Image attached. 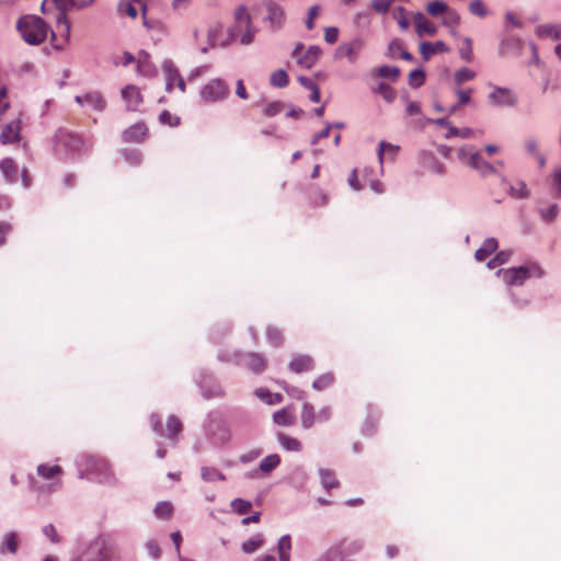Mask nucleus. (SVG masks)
<instances>
[{
  "mask_svg": "<svg viewBox=\"0 0 561 561\" xmlns=\"http://www.w3.org/2000/svg\"><path fill=\"white\" fill-rule=\"evenodd\" d=\"M148 134V128L144 123H136L129 128L125 129L122 138L125 142H142Z\"/></svg>",
  "mask_w": 561,
  "mask_h": 561,
  "instance_id": "obj_15",
  "label": "nucleus"
},
{
  "mask_svg": "<svg viewBox=\"0 0 561 561\" xmlns=\"http://www.w3.org/2000/svg\"><path fill=\"white\" fill-rule=\"evenodd\" d=\"M376 73L380 78L390 79L391 81H397L400 75V70L397 67L391 66H381L376 70Z\"/></svg>",
  "mask_w": 561,
  "mask_h": 561,
  "instance_id": "obj_44",
  "label": "nucleus"
},
{
  "mask_svg": "<svg viewBox=\"0 0 561 561\" xmlns=\"http://www.w3.org/2000/svg\"><path fill=\"white\" fill-rule=\"evenodd\" d=\"M288 367L295 374L307 373L313 369L314 360L310 355L298 354L293 356Z\"/></svg>",
  "mask_w": 561,
  "mask_h": 561,
  "instance_id": "obj_14",
  "label": "nucleus"
},
{
  "mask_svg": "<svg viewBox=\"0 0 561 561\" xmlns=\"http://www.w3.org/2000/svg\"><path fill=\"white\" fill-rule=\"evenodd\" d=\"M420 162L422 167L433 173L443 175L446 173V167L439 162L435 156L430 151H423L420 154Z\"/></svg>",
  "mask_w": 561,
  "mask_h": 561,
  "instance_id": "obj_17",
  "label": "nucleus"
},
{
  "mask_svg": "<svg viewBox=\"0 0 561 561\" xmlns=\"http://www.w3.org/2000/svg\"><path fill=\"white\" fill-rule=\"evenodd\" d=\"M473 136V130L470 129V128H457V127H454V126H449L448 127V130L445 135V137L448 139V138H451V137H461V138H470Z\"/></svg>",
  "mask_w": 561,
  "mask_h": 561,
  "instance_id": "obj_51",
  "label": "nucleus"
},
{
  "mask_svg": "<svg viewBox=\"0 0 561 561\" xmlns=\"http://www.w3.org/2000/svg\"><path fill=\"white\" fill-rule=\"evenodd\" d=\"M291 541L289 536H283L278 540L277 550L279 554V561H289L290 559Z\"/></svg>",
  "mask_w": 561,
  "mask_h": 561,
  "instance_id": "obj_33",
  "label": "nucleus"
},
{
  "mask_svg": "<svg viewBox=\"0 0 561 561\" xmlns=\"http://www.w3.org/2000/svg\"><path fill=\"white\" fill-rule=\"evenodd\" d=\"M403 43L400 39H393L388 46V54L390 57L401 55Z\"/></svg>",
  "mask_w": 561,
  "mask_h": 561,
  "instance_id": "obj_62",
  "label": "nucleus"
},
{
  "mask_svg": "<svg viewBox=\"0 0 561 561\" xmlns=\"http://www.w3.org/2000/svg\"><path fill=\"white\" fill-rule=\"evenodd\" d=\"M302 48V45H297L294 50V56L297 58L298 65H300L305 69H310L318 61L321 49L318 46H310L304 55H299V50Z\"/></svg>",
  "mask_w": 561,
  "mask_h": 561,
  "instance_id": "obj_9",
  "label": "nucleus"
},
{
  "mask_svg": "<svg viewBox=\"0 0 561 561\" xmlns=\"http://www.w3.org/2000/svg\"><path fill=\"white\" fill-rule=\"evenodd\" d=\"M400 147L397 145H392L390 142L380 141L378 158L380 163H382L385 157H389V159L393 160L399 151Z\"/></svg>",
  "mask_w": 561,
  "mask_h": 561,
  "instance_id": "obj_28",
  "label": "nucleus"
},
{
  "mask_svg": "<svg viewBox=\"0 0 561 561\" xmlns=\"http://www.w3.org/2000/svg\"><path fill=\"white\" fill-rule=\"evenodd\" d=\"M231 507L238 514H245L250 511V508L252 507V504H251V502L245 501L243 499H234L231 502Z\"/></svg>",
  "mask_w": 561,
  "mask_h": 561,
  "instance_id": "obj_55",
  "label": "nucleus"
},
{
  "mask_svg": "<svg viewBox=\"0 0 561 561\" xmlns=\"http://www.w3.org/2000/svg\"><path fill=\"white\" fill-rule=\"evenodd\" d=\"M363 47L364 42L360 38H355L351 43L340 45L336 49V57L347 58L350 62H355Z\"/></svg>",
  "mask_w": 561,
  "mask_h": 561,
  "instance_id": "obj_10",
  "label": "nucleus"
},
{
  "mask_svg": "<svg viewBox=\"0 0 561 561\" xmlns=\"http://www.w3.org/2000/svg\"><path fill=\"white\" fill-rule=\"evenodd\" d=\"M499 274H502L503 280L510 286H520L531 275L530 270L526 266L500 270Z\"/></svg>",
  "mask_w": 561,
  "mask_h": 561,
  "instance_id": "obj_7",
  "label": "nucleus"
},
{
  "mask_svg": "<svg viewBox=\"0 0 561 561\" xmlns=\"http://www.w3.org/2000/svg\"><path fill=\"white\" fill-rule=\"evenodd\" d=\"M176 85L181 92L185 91V81L178 71H170L168 75L167 90L171 91Z\"/></svg>",
  "mask_w": 561,
  "mask_h": 561,
  "instance_id": "obj_40",
  "label": "nucleus"
},
{
  "mask_svg": "<svg viewBox=\"0 0 561 561\" xmlns=\"http://www.w3.org/2000/svg\"><path fill=\"white\" fill-rule=\"evenodd\" d=\"M536 33L539 36H550L554 39H561V25H540Z\"/></svg>",
  "mask_w": 561,
  "mask_h": 561,
  "instance_id": "obj_39",
  "label": "nucleus"
},
{
  "mask_svg": "<svg viewBox=\"0 0 561 561\" xmlns=\"http://www.w3.org/2000/svg\"><path fill=\"white\" fill-rule=\"evenodd\" d=\"M339 38V28L337 27H327L324 30V39L329 44H335Z\"/></svg>",
  "mask_w": 561,
  "mask_h": 561,
  "instance_id": "obj_64",
  "label": "nucleus"
},
{
  "mask_svg": "<svg viewBox=\"0 0 561 561\" xmlns=\"http://www.w3.org/2000/svg\"><path fill=\"white\" fill-rule=\"evenodd\" d=\"M283 105L279 102H272L264 107V114L267 117L275 116L282 112Z\"/></svg>",
  "mask_w": 561,
  "mask_h": 561,
  "instance_id": "obj_61",
  "label": "nucleus"
},
{
  "mask_svg": "<svg viewBox=\"0 0 561 561\" xmlns=\"http://www.w3.org/2000/svg\"><path fill=\"white\" fill-rule=\"evenodd\" d=\"M136 62H137V72L140 76H144L147 78H151V77L156 76V73H157L156 67L150 61V56L147 51H145V50L139 51L137 55Z\"/></svg>",
  "mask_w": 561,
  "mask_h": 561,
  "instance_id": "obj_18",
  "label": "nucleus"
},
{
  "mask_svg": "<svg viewBox=\"0 0 561 561\" xmlns=\"http://www.w3.org/2000/svg\"><path fill=\"white\" fill-rule=\"evenodd\" d=\"M202 478L205 480V481H214V480H224V476L216 469L214 468H202Z\"/></svg>",
  "mask_w": 561,
  "mask_h": 561,
  "instance_id": "obj_58",
  "label": "nucleus"
},
{
  "mask_svg": "<svg viewBox=\"0 0 561 561\" xmlns=\"http://www.w3.org/2000/svg\"><path fill=\"white\" fill-rule=\"evenodd\" d=\"M95 466L102 473V478L98 480L100 483H111L114 480L111 468L105 460H98Z\"/></svg>",
  "mask_w": 561,
  "mask_h": 561,
  "instance_id": "obj_42",
  "label": "nucleus"
},
{
  "mask_svg": "<svg viewBox=\"0 0 561 561\" xmlns=\"http://www.w3.org/2000/svg\"><path fill=\"white\" fill-rule=\"evenodd\" d=\"M245 365L254 373H261L265 368L266 363L262 356L250 354L245 358Z\"/></svg>",
  "mask_w": 561,
  "mask_h": 561,
  "instance_id": "obj_37",
  "label": "nucleus"
},
{
  "mask_svg": "<svg viewBox=\"0 0 561 561\" xmlns=\"http://www.w3.org/2000/svg\"><path fill=\"white\" fill-rule=\"evenodd\" d=\"M59 10L57 16V30L66 39L69 37L70 23L67 18V11L72 8H82L91 4L94 0H53Z\"/></svg>",
  "mask_w": 561,
  "mask_h": 561,
  "instance_id": "obj_4",
  "label": "nucleus"
},
{
  "mask_svg": "<svg viewBox=\"0 0 561 561\" xmlns=\"http://www.w3.org/2000/svg\"><path fill=\"white\" fill-rule=\"evenodd\" d=\"M20 131H21V121L14 119L8 123L1 134L0 141L2 145L13 144L20 140Z\"/></svg>",
  "mask_w": 561,
  "mask_h": 561,
  "instance_id": "obj_16",
  "label": "nucleus"
},
{
  "mask_svg": "<svg viewBox=\"0 0 561 561\" xmlns=\"http://www.w3.org/2000/svg\"><path fill=\"white\" fill-rule=\"evenodd\" d=\"M278 443L280 446L287 450V451H300L302 448V445L299 439L295 437H290L284 433H279L277 435Z\"/></svg>",
  "mask_w": 561,
  "mask_h": 561,
  "instance_id": "obj_27",
  "label": "nucleus"
},
{
  "mask_svg": "<svg viewBox=\"0 0 561 561\" xmlns=\"http://www.w3.org/2000/svg\"><path fill=\"white\" fill-rule=\"evenodd\" d=\"M273 421L279 426H291L296 422V413L293 405L276 411L273 414Z\"/></svg>",
  "mask_w": 561,
  "mask_h": 561,
  "instance_id": "obj_20",
  "label": "nucleus"
},
{
  "mask_svg": "<svg viewBox=\"0 0 561 561\" xmlns=\"http://www.w3.org/2000/svg\"><path fill=\"white\" fill-rule=\"evenodd\" d=\"M559 208L557 204L549 206L547 209H541V216L546 221H552L558 215Z\"/></svg>",
  "mask_w": 561,
  "mask_h": 561,
  "instance_id": "obj_63",
  "label": "nucleus"
},
{
  "mask_svg": "<svg viewBox=\"0 0 561 561\" xmlns=\"http://www.w3.org/2000/svg\"><path fill=\"white\" fill-rule=\"evenodd\" d=\"M525 147L526 150L537 159L539 167L542 168L546 164V159L539 153L537 141L535 139H529L526 141Z\"/></svg>",
  "mask_w": 561,
  "mask_h": 561,
  "instance_id": "obj_46",
  "label": "nucleus"
},
{
  "mask_svg": "<svg viewBox=\"0 0 561 561\" xmlns=\"http://www.w3.org/2000/svg\"><path fill=\"white\" fill-rule=\"evenodd\" d=\"M55 147L57 151L77 152L83 147V140L79 135L60 128L55 135Z\"/></svg>",
  "mask_w": 561,
  "mask_h": 561,
  "instance_id": "obj_5",
  "label": "nucleus"
},
{
  "mask_svg": "<svg viewBox=\"0 0 561 561\" xmlns=\"http://www.w3.org/2000/svg\"><path fill=\"white\" fill-rule=\"evenodd\" d=\"M460 23V15L454 9H447L444 13L443 24L450 27H456Z\"/></svg>",
  "mask_w": 561,
  "mask_h": 561,
  "instance_id": "obj_48",
  "label": "nucleus"
},
{
  "mask_svg": "<svg viewBox=\"0 0 561 561\" xmlns=\"http://www.w3.org/2000/svg\"><path fill=\"white\" fill-rule=\"evenodd\" d=\"M447 9V4L439 0L432 1L426 7L428 14H431L432 16H438L440 14H444Z\"/></svg>",
  "mask_w": 561,
  "mask_h": 561,
  "instance_id": "obj_52",
  "label": "nucleus"
},
{
  "mask_svg": "<svg viewBox=\"0 0 561 561\" xmlns=\"http://www.w3.org/2000/svg\"><path fill=\"white\" fill-rule=\"evenodd\" d=\"M448 51L449 47L442 41L436 43L424 42L420 45V53L425 60H428L434 54Z\"/></svg>",
  "mask_w": 561,
  "mask_h": 561,
  "instance_id": "obj_21",
  "label": "nucleus"
},
{
  "mask_svg": "<svg viewBox=\"0 0 561 561\" xmlns=\"http://www.w3.org/2000/svg\"><path fill=\"white\" fill-rule=\"evenodd\" d=\"M280 463V457L277 454L268 455L260 462V470L270 473Z\"/></svg>",
  "mask_w": 561,
  "mask_h": 561,
  "instance_id": "obj_34",
  "label": "nucleus"
},
{
  "mask_svg": "<svg viewBox=\"0 0 561 561\" xmlns=\"http://www.w3.org/2000/svg\"><path fill=\"white\" fill-rule=\"evenodd\" d=\"M468 165L481 176H489L496 173L495 167L485 161L479 152L470 154Z\"/></svg>",
  "mask_w": 561,
  "mask_h": 561,
  "instance_id": "obj_13",
  "label": "nucleus"
},
{
  "mask_svg": "<svg viewBox=\"0 0 561 561\" xmlns=\"http://www.w3.org/2000/svg\"><path fill=\"white\" fill-rule=\"evenodd\" d=\"M75 561H115L112 547L102 538L92 541Z\"/></svg>",
  "mask_w": 561,
  "mask_h": 561,
  "instance_id": "obj_3",
  "label": "nucleus"
},
{
  "mask_svg": "<svg viewBox=\"0 0 561 561\" xmlns=\"http://www.w3.org/2000/svg\"><path fill=\"white\" fill-rule=\"evenodd\" d=\"M301 424L305 428H310L314 424L316 413L312 404L306 402L301 409Z\"/></svg>",
  "mask_w": 561,
  "mask_h": 561,
  "instance_id": "obj_30",
  "label": "nucleus"
},
{
  "mask_svg": "<svg viewBox=\"0 0 561 561\" xmlns=\"http://www.w3.org/2000/svg\"><path fill=\"white\" fill-rule=\"evenodd\" d=\"M270 83L273 87L285 88L289 83L288 76L285 70L278 69L270 77Z\"/></svg>",
  "mask_w": 561,
  "mask_h": 561,
  "instance_id": "obj_41",
  "label": "nucleus"
},
{
  "mask_svg": "<svg viewBox=\"0 0 561 561\" xmlns=\"http://www.w3.org/2000/svg\"><path fill=\"white\" fill-rule=\"evenodd\" d=\"M334 382V376L331 374V373H327V374H323L321 376H319L313 382H312V387L316 389V390H324L329 387H331Z\"/></svg>",
  "mask_w": 561,
  "mask_h": 561,
  "instance_id": "obj_43",
  "label": "nucleus"
},
{
  "mask_svg": "<svg viewBox=\"0 0 561 561\" xmlns=\"http://www.w3.org/2000/svg\"><path fill=\"white\" fill-rule=\"evenodd\" d=\"M415 30L420 37L423 35L434 36L437 32L436 26L424 18L422 13H417L414 18Z\"/></svg>",
  "mask_w": 561,
  "mask_h": 561,
  "instance_id": "obj_22",
  "label": "nucleus"
},
{
  "mask_svg": "<svg viewBox=\"0 0 561 561\" xmlns=\"http://www.w3.org/2000/svg\"><path fill=\"white\" fill-rule=\"evenodd\" d=\"M256 28L245 5H239L233 12V24L228 30L227 41L221 45H230L239 39L242 45H250L255 36Z\"/></svg>",
  "mask_w": 561,
  "mask_h": 561,
  "instance_id": "obj_1",
  "label": "nucleus"
},
{
  "mask_svg": "<svg viewBox=\"0 0 561 561\" xmlns=\"http://www.w3.org/2000/svg\"><path fill=\"white\" fill-rule=\"evenodd\" d=\"M76 102L81 106H87L93 111H103L105 101L99 92H89L83 95H77Z\"/></svg>",
  "mask_w": 561,
  "mask_h": 561,
  "instance_id": "obj_11",
  "label": "nucleus"
},
{
  "mask_svg": "<svg viewBox=\"0 0 561 561\" xmlns=\"http://www.w3.org/2000/svg\"><path fill=\"white\" fill-rule=\"evenodd\" d=\"M469 11L471 14L484 18L488 13L483 2L481 0H472L469 4Z\"/></svg>",
  "mask_w": 561,
  "mask_h": 561,
  "instance_id": "obj_56",
  "label": "nucleus"
},
{
  "mask_svg": "<svg viewBox=\"0 0 561 561\" xmlns=\"http://www.w3.org/2000/svg\"><path fill=\"white\" fill-rule=\"evenodd\" d=\"M267 10V21L271 23V26L273 28H279L285 22V12L283 8L275 3V2H268L266 4Z\"/></svg>",
  "mask_w": 561,
  "mask_h": 561,
  "instance_id": "obj_19",
  "label": "nucleus"
},
{
  "mask_svg": "<svg viewBox=\"0 0 561 561\" xmlns=\"http://www.w3.org/2000/svg\"><path fill=\"white\" fill-rule=\"evenodd\" d=\"M182 431V423L175 416H170L167 421V428L164 431V436L174 439Z\"/></svg>",
  "mask_w": 561,
  "mask_h": 561,
  "instance_id": "obj_31",
  "label": "nucleus"
},
{
  "mask_svg": "<svg viewBox=\"0 0 561 561\" xmlns=\"http://www.w3.org/2000/svg\"><path fill=\"white\" fill-rule=\"evenodd\" d=\"M266 335L270 343L274 346H279L283 343V334L282 331L275 327H268L266 330Z\"/></svg>",
  "mask_w": 561,
  "mask_h": 561,
  "instance_id": "obj_53",
  "label": "nucleus"
},
{
  "mask_svg": "<svg viewBox=\"0 0 561 561\" xmlns=\"http://www.w3.org/2000/svg\"><path fill=\"white\" fill-rule=\"evenodd\" d=\"M394 0H371V8L377 13H386Z\"/></svg>",
  "mask_w": 561,
  "mask_h": 561,
  "instance_id": "obj_59",
  "label": "nucleus"
},
{
  "mask_svg": "<svg viewBox=\"0 0 561 561\" xmlns=\"http://www.w3.org/2000/svg\"><path fill=\"white\" fill-rule=\"evenodd\" d=\"M229 94V87L220 79H213L206 83L201 95L206 102H217L224 100Z\"/></svg>",
  "mask_w": 561,
  "mask_h": 561,
  "instance_id": "obj_6",
  "label": "nucleus"
},
{
  "mask_svg": "<svg viewBox=\"0 0 561 561\" xmlns=\"http://www.w3.org/2000/svg\"><path fill=\"white\" fill-rule=\"evenodd\" d=\"M159 119L161 124L169 125L171 127L178 126L180 124V117L171 114L169 111H163L160 114Z\"/></svg>",
  "mask_w": 561,
  "mask_h": 561,
  "instance_id": "obj_57",
  "label": "nucleus"
},
{
  "mask_svg": "<svg viewBox=\"0 0 561 561\" xmlns=\"http://www.w3.org/2000/svg\"><path fill=\"white\" fill-rule=\"evenodd\" d=\"M510 194L514 198H525L528 196V190L525 182H517L516 184H510Z\"/></svg>",
  "mask_w": 561,
  "mask_h": 561,
  "instance_id": "obj_50",
  "label": "nucleus"
},
{
  "mask_svg": "<svg viewBox=\"0 0 561 561\" xmlns=\"http://www.w3.org/2000/svg\"><path fill=\"white\" fill-rule=\"evenodd\" d=\"M122 98L124 99L128 111H137L139 105L142 103L140 90L133 84L126 85L122 90Z\"/></svg>",
  "mask_w": 561,
  "mask_h": 561,
  "instance_id": "obj_12",
  "label": "nucleus"
},
{
  "mask_svg": "<svg viewBox=\"0 0 561 561\" xmlns=\"http://www.w3.org/2000/svg\"><path fill=\"white\" fill-rule=\"evenodd\" d=\"M499 247L497 240L494 238H488L484 240L482 245L476 251L474 257L477 261H484L491 255Z\"/></svg>",
  "mask_w": 561,
  "mask_h": 561,
  "instance_id": "obj_23",
  "label": "nucleus"
},
{
  "mask_svg": "<svg viewBox=\"0 0 561 561\" xmlns=\"http://www.w3.org/2000/svg\"><path fill=\"white\" fill-rule=\"evenodd\" d=\"M257 398L266 402L267 404H277L283 401V396L279 393H272L266 388H257L255 390Z\"/></svg>",
  "mask_w": 561,
  "mask_h": 561,
  "instance_id": "obj_32",
  "label": "nucleus"
},
{
  "mask_svg": "<svg viewBox=\"0 0 561 561\" xmlns=\"http://www.w3.org/2000/svg\"><path fill=\"white\" fill-rule=\"evenodd\" d=\"M37 474L45 480H55L62 474V468L58 465L42 463L37 467Z\"/></svg>",
  "mask_w": 561,
  "mask_h": 561,
  "instance_id": "obj_24",
  "label": "nucleus"
},
{
  "mask_svg": "<svg viewBox=\"0 0 561 561\" xmlns=\"http://www.w3.org/2000/svg\"><path fill=\"white\" fill-rule=\"evenodd\" d=\"M474 71L470 70L469 68H461L455 72L454 79L456 84L460 85L466 81L474 79Z\"/></svg>",
  "mask_w": 561,
  "mask_h": 561,
  "instance_id": "obj_49",
  "label": "nucleus"
},
{
  "mask_svg": "<svg viewBox=\"0 0 561 561\" xmlns=\"http://www.w3.org/2000/svg\"><path fill=\"white\" fill-rule=\"evenodd\" d=\"M19 548V538L15 533H9L3 539L1 551H8L11 554H15Z\"/></svg>",
  "mask_w": 561,
  "mask_h": 561,
  "instance_id": "obj_36",
  "label": "nucleus"
},
{
  "mask_svg": "<svg viewBox=\"0 0 561 561\" xmlns=\"http://www.w3.org/2000/svg\"><path fill=\"white\" fill-rule=\"evenodd\" d=\"M135 3L136 2H134L131 0L119 1V3L117 4L118 14L122 16L126 15L133 20L136 19L138 15V11H137Z\"/></svg>",
  "mask_w": 561,
  "mask_h": 561,
  "instance_id": "obj_29",
  "label": "nucleus"
},
{
  "mask_svg": "<svg viewBox=\"0 0 561 561\" xmlns=\"http://www.w3.org/2000/svg\"><path fill=\"white\" fill-rule=\"evenodd\" d=\"M488 99L495 106H514L517 102L516 95L512 90L501 87H494Z\"/></svg>",
  "mask_w": 561,
  "mask_h": 561,
  "instance_id": "obj_8",
  "label": "nucleus"
},
{
  "mask_svg": "<svg viewBox=\"0 0 561 561\" xmlns=\"http://www.w3.org/2000/svg\"><path fill=\"white\" fill-rule=\"evenodd\" d=\"M425 75L422 70L415 69L412 70L409 75V84L412 88H419L424 83Z\"/></svg>",
  "mask_w": 561,
  "mask_h": 561,
  "instance_id": "obj_54",
  "label": "nucleus"
},
{
  "mask_svg": "<svg viewBox=\"0 0 561 561\" xmlns=\"http://www.w3.org/2000/svg\"><path fill=\"white\" fill-rule=\"evenodd\" d=\"M43 534L53 542V543H58L60 542V537L57 533V529L54 525L51 524H48L46 526L43 527Z\"/></svg>",
  "mask_w": 561,
  "mask_h": 561,
  "instance_id": "obj_60",
  "label": "nucleus"
},
{
  "mask_svg": "<svg viewBox=\"0 0 561 561\" xmlns=\"http://www.w3.org/2000/svg\"><path fill=\"white\" fill-rule=\"evenodd\" d=\"M373 91L381 95V98L388 103H391L397 96L396 90L385 82H379L377 88Z\"/></svg>",
  "mask_w": 561,
  "mask_h": 561,
  "instance_id": "obj_35",
  "label": "nucleus"
},
{
  "mask_svg": "<svg viewBox=\"0 0 561 561\" xmlns=\"http://www.w3.org/2000/svg\"><path fill=\"white\" fill-rule=\"evenodd\" d=\"M154 514L159 518L168 519L173 514V506L170 502H160L154 508Z\"/></svg>",
  "mask_w": 561,
  "mask_h": 561,
  "instance_id": "obj_47",
  "label": "nucleus"
},
{
  "mask_svg": "<svg viewBox=\"0 0 561 561\" xmlns=\"http://www.w3.org/2000/svg\"><path fill=\"white\" fill-rule=\"evenodd\" d=\"M0 170L8 181L13 182L16 180L19 169L13 159L4 158L0 162Z\"/></svg>",
  "mask_w": 561,
  "mask_h": 561,
  "instance_id": "obj_25",
  "label": "nucleus"
},
{
  "mask_svg": "<svg viewBox=\"0 0 561 561\" xmlns=\"http://www.w3.org/2000/svg\"><path fill=\"white\" fill-rule=\"evenodd\" d=\"M319 476L322 486L328 491L340 485V482L333 470L321 468L319 470Z\"/></svg>",
  "mask_w": 561,
  "mask_h": 561,
  "instance_id": "obj_26",
  "label": "nucleus"
},
{
  "mask_svg": "<svg viewBox=\"0 0 561 561\" xmlns=\"http://www.w3.org/2000/svg\"><path fill=\"white\" fill-rule=\"evenodd\" d=\"M459 55H460L461 59H463L465 61L469 62L472 60L473 51H472V39L471 38L465 37L462 39L461 46L459 47Z\"/></svg>",
  "mask_w": 561,
  "mask_h": 561,
  "instance_id": "obj_45",
  "label": "nucleus"
},
{
  "mask_svg": "<svg viewBox=\"0 0 561 561\" xmlns=\"http://www.w3.org/2000/svg\"><path fill=\"white\" fill-rule=\"evenodd\" d=\"M263 542H264L263 536L257 534L254 537H252L251 539L244 541L242 543L241 548L244 553L250 554V553L255 552L257 549H260L263 546Z\"/></svg>",
  "mask_w": 561,
  "mask_h": 561,
  "instance_id": "obj_38",
  "label": "nucleus"
},
{
  "mask_svg": "<svg viewBox=\"0 0 561 561\" xmlns=\"http://www.w3.org/2000/svg\"><path fill=\"white\" fill-rule=\"evenodd\" d=\"M21 37L30 45H39L47 38L49 26L36 15H24L16 24Z\"/></svg>",
  "mask_w": 561,
  "mask_h": 561,
  "instance_id": "obj_2",
  "label": "nucleus"
}]
</instances>
